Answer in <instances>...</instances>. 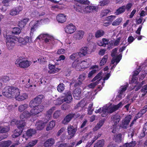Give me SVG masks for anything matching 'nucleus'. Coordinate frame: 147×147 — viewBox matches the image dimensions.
<instances>
[{"label":"nucleus","instance_id":"f257e3e1","mask_svg":"<svg viewBox=\"0 0 147 147\" xmlns=\"http://www.w3.org/2000/svg\"><path fill=\"white\" fill-rule=\"evenodd\" d=\"M91 63V60L90 59L87 58L82 61L80 59H78L73 62L72 64V67L77 71H82L83 69L88 67L90 65Z\"/></svg>","mask_w":147,"mask_h":147},{"label":"nucleus","instance_id":"f03ea898","mask_svg":"<svg viewBox=\"0 0 147 147\" xmlns=\"http://www.w3.org/2000/svg\"><path fill=\"white\" fill-rule=\"evenodd\" d=\"M124 103L121 102L117 105H113L107 107V106H104L101 111V108L96 110L95 112L96 113H100L101 114V115L102 117H105L108 113H111L114 111L117 110L119 108L121 107Z\"/></svg>","mask_w":147,"mask_h":147},{"label":"nucleus","instance_id":"7ed1b4c3","mask_svg":"<svg viewBox=\"0 0 147 147\" xmlns=\"http://www.w3.org/2000/svg\"><path fill=\"white\" fill-rule=\"evenodd\" d=\"M19 90L18 88L13 87L7 86L3 90L2 94L7 97H15L17 93H18Z\"/></svg>","mask_w":147,"mask_h":147},{"label":"nucleus","instance_id":"20e7f679","mask_svg":"<svg viewBox=\"0 0 147 147\" xmlns=\"http://www.w3.org/2000/svg\"><path fill=\"white\" fill-rule=\"evenodd\" d=\"M72 99L71 92L69 91L65 92L63 96L57 100V105H60L64 102L67 103H69L71 102Z\"/></svg>","mask_w":147,"mask_h":147},{"label":"nucleus","instance_id":"39448f33","mask_svg":"<svg viewBox=\"0 0 147 147\" xmlns=\"http://www.w3.org/2000/svg\"><path fill=\"white\" fill-rule=\"evenodd\" d=\"M16 40L15 37L9 35L7 38L6 46L9 50L12 49L15 45L14 40Z\"/></svg>","mask_w":147,"mask_h":147},{"label":"nucleus","instance_id":"423d86ee","mask_svg":"<svg viewBox=\"0 0 147 147\" xmlns=\"http://www.w3.org/2000/svg\"><path fill=\"white\" fill-rule=\"evenodd\" d=\"M16 64H19V66L22 68H25L29 67L31 64V62L27 60H23L20 58L17 59Z\"/></svg>","mask_w":147,"mask_h":147},{"label":"nucleus","instance_id":"0eeeda50","mask_svg":"<svg viewBox=\"0 0 147 147\" xmlns=\"http://www.w3.org/2000/svg\"><path fill=\"white\" fill-rule=\"evenodd\" d=\"M102 73H99L92 79V81H94L97 80L96 82H93L88 85V87L90 88H94L97 84H98V82L102 79Z\"/></svg>","mask_w":147,"mask_h":147},{"label":"nucleus","instance_id":"6e6552de","mask_svg":"<svg viewBox=\"0 0 147 147\" xmlns=\"http://www.w3.org/2000/svg\"><path fill=\"white\" fill-rule=\"evenodd\" d=\"M37 39H42L43 40H44L45 42L46 43L54 40L53 36L47 34H41L37 38Z\"/></svg>","mask_w":147,"mask_h":147},{"label":"nucleus","instance_id":"1a4fd4ad","mask_svg":"<svg viewBox=\"0 0 147 147\" xmlns=\"http://www.w3.org/2000/svg\"><path fill=\"white\" fill-rule=\"evenodd\" d=\"M44 107L42 105L34 107L30 111L32 115H35L42 111Z\"/></svg>","mask_w":147,"mask_h":147},{"label":"nucleus","instance_id":"9d476101","mask_svg":"<svg viewBox=\"0 0 147 147\" xmlns=\"http://www.w3.org/2000/svg\"><path fill=\"white\" fill-rule=\"evenodd\" d=\"M64 29L65 32L66 33L71 34L76 30V28L73 24H70L66 26Z\"/></svg>","mask_w":147,"mask_h":147},{"label":"nucleus","instance_id":"9b49d317","mask_svg":"<svg viewBox=\"0 0 147 147\" xmlns=\"http://www.w3.org/2000/svg\"><path fill=\"white\" fill-rule=\"evenodd\" d=\"M16 40H18V41L20 45L22 46V45H26L27 43H29L31 41V39L29 37L26 36L24 39L22 38H19L15 37Z\"/></svg>","mask_w":147,"mask_h":147},{"label":"nucleus","instance_id":"f8f14e48","mask_svg":"<svg viewBox=\"0 0 147 147\" xmlns=\"http://www.w3.org/2000/svg\"><path fill=\"white\" fill-rule=\"evenodd\" d=\"M68 134V138H72L74 136L76 131L77 129L74 128L73 126L69 125L67 127Z\"/></svg>","mask_w":147,"mask_h":147},{"label":"nucleus","instance_id":"ddd939ff","mask_svg":"<svg viewBox=\"0 0 147 147\" xmlns=\"http://www.w3.org/2000/svg\"><path fill=\"white\" fill-rule=\"evenodd\" d=\"M48 122V120H46L45 121L39 120L37 122L35 125L36 129L38 130L42 129L46 125V123Z\"/></svg>","mask_w":147,"mask_h":147},{"label":"nucleus","instance_id":"4468645a","mask_svg":"<svg viewBox=\"0 0 147 147\" xmlns=\"http://www.w3.org/2000/svg\"><path fill=\"white\" fill-rule=\"evenodd\" d=\"M28 95L26 93L23 94L21 95L20 94V91L18 90V93H17L15 97L16 100L18 101H22L28 98Z\"/></svg>","mask_w":147,"mask_h":147},{"label":"nucleus","instance_id":"2eb2a0df","mask_svg":"<svg viewBox=\"0 0 147 147\" xmlns=\"http://www.w3.org/2000/svg\"><path fill=\"white\" fill-rule=\"evenodd\" d=\"M95 9L96 7L94 6H87L84 9L83 7H82L80 9H77L76 11H82V10H83L85 12L88 13L91 12L93 10Z\"/></svg>","mask_w":147,"mask_h":147},{"label":"nucleus","instance_id":"dca6fc26","mask_svg":"<svg viewBox=\"0 0 147 147\" xmlns=\"http://www.w3.org/2000/svg\"><path fill=\"white\" fill-rule=\"evenodd\" d=\"M84 34V32L83 31L79 30L77 31L74 34V37L76 40H80L83 38Z\"/></svg>","mask_w":147,"mask_h":147},{"label":"nucleus","instance_id":"f3484780","mask_svg":"<svg viewBox=\"0 0 147 147\" xmlns=\"http://www.w3.org/2000/svg\"><path fill=\"white\" fill-rule=\"evenodd\" d=\"M66 16L62 13L58 14L56 17V19L57 21L61 23H63L66 20Z\"/></svg>","mask_w":147,"mask_h":147},{"label":"nucleus","instance_id":"a211bd4d","mask_svg":"<svg viewBox=\"0 0 147 147\" xmlns=\"http://www.w3.org/2000/svg\"><path fill=\"white\" fill-rule=\"evenodd\" d=\"M131 116L130 115H128L126 116L125 118L120 126L122 128H125L129 124L131 119Z\"/></svg>","mask_w":147,"mask_h":147},{"label":"nucleus","instance_id":"6ab92c4d","mask_svg":"<svg viewBox=\"0 0 147 147\" xmlns=\"http://www.w3.org/2000/svg\"><path fill=\"white\" fill-rule=\"evenodd\" d=\"M75 3L77 6H78V8H76L80 9L81 8V5H80L79 4H86L88 5L90 4V2L88 0H79V1H75Z\"/></svg>","mask_w":147,"mask_h":147},{"label":"nucleus","instance_id":"aec40b11","mask_svg":"<svg viewBox=\"0 0 147 147\" xmlns=\"http://www.w3.org/2000/svg\"><path fill=\"white\" fill-rule=\"evenodd\" d=\"M81 89L79 88L76 89L73 93L74 98L76 99H79L81 96Z\"/></svg>","mask_w":147,"mask_h":147},{"label":"nucleus","instance_id":"412c9836","mask_svg":"<svg viewBox=\"0 0 147 147\" xmlns=\"http://www.w3.org/2000/svg\"><path fill=\"white\" fill-rule=\"evenodd\" d=\"M32 115L30 112L29 113L28 111H26L20 115V119L25 120L27 118L30 117Z\"/></svg>","mask_w":147,"mask_h":147},{"label":"nucleus","instance_id":"4be33fe9","mask_svg":"<svg viewBox=\"0 0 147 147\" xmlns=\"http://www.w3.org/2000/svg\"><path fill=\"white\" fill-rule=\"evenodd\" d=\"M74 116V115L73 114H69L65 117L62 121L63 123L65 124H67L71 121V119Z\"/></svg>","mask_w":147,"mask_h":147},{"label":"nucleus","instance_id":"5701e85b","mask_svg":"<svg viewBox=\"0 0 147 147\" xmlns=\"http://www.w3.org/2000/svg\"><path fill=\"white\" fill-rule=\"evenodd\" d=\"M25 121V120L22 119H21L20 121H18L17 126L19 129L23 130L26 124Z\"/></svg>","mask_w":147,"mask_h":147},{"label":"nucleus","instance_id":"b1692460","mask_svg":"<svg viewBox=\"0 0 147 147\" xmlns=\"http://www.w3.org/2000/svg\"><path fill=\"white\" fill-rule=\"evenodd\" d=\"M55 143V140L52 138L47 140L44 143V146L46 147H49L52 146Z\"/></svg>","mask_w":147,"mask_h":147},{"label":"nucleus","instance_id":"393cba45","mask_svg":"<svg viewBox=\"0 0 147 147\" xmlns=\"http://www.w3.org/2000/svg\"><path fill=\"white\" fill-rule=\"evenodd\" d=\"M55 109V107H53L47 112L45 114V118L47 119L46 120L48 121L51 118V114Z\"/></svg>","mask_w":147,"mask_h":147},{"label":"nucleus","instance_id":"a878e982","mask_svg":"<svg viewBox=\"0 0 147 147\" xmlns=\"http://www.w3.org/2000/svg\"><path fill=\"white\" fill-rule=\"evenodd\" d=\"M89 49L86 47H83L81 48L80 52L79 53V55L80 54L84 56H85L89 53Z\"/></svg>","mask_w":147,"mask_h":147},{"label":"nucleus","instance_id":"bb28decb","mask_svg":"<svg viewBox=\"0 0 147 147\" xmlns=\"http://www.w3.org/2000/svg\"><path fill=\"white\" fill-rule=\"evenodd\" d=\"M102 41L104 45V46L105 47L106 45H108V49H111L113 47V44L109 42L108 40L106 38H103Z\"/></svg>","mask_w":147,"mask_h":147},{"label":"nucleus","instance_id":"cd10ccee","mask_svg":"<svg viewBox=\"0 0 147 147\" xmlns=\"http://www.w3.org/2000/svg\"><path fill=\"white\" fill-rule=\"evenodd\" d=\"M28 19L25 18L19 22L18 25L20 28H22L24 27L27 22L28 21Z\"/></svg>","mask_w":147,"mask_h":147},{"label":"nucleus","instance_id":"c85d7f7f","mask_svg":"<svg viewBox=\"0 0 147 147\" xmlns=\"http://www.w3.org/2000/svg\"><path fill=\"white\" fill-rule=\"evenodd\" d=\"M9 130V127L7 126H0V133H5L8 132Z\"/></svg>","mask_w":147,"mask_h":147},{"label":"nucleus","instance_id":"c756f323","mask_svg":"<svg viewBox=\"0 0 147 147\" xmlns=\"http://www.w3.org/2000/svg\"><path fill=\"white\" fill-rule=\"evenodd\" d=\"M125 6H123L120 7L117 9L115 12V14L117 15H119L125 11Z\"/></svg>","mask_w":147,"mask_h":147},{"label":"nucleus","instance_id":"7c9ffc66","mask_svg":"<svg viewBox=\"0 0 147 147\" xmlns=\"http://www.w3.org/2000/svg\"><path fill=\"white\" fill-rule=\"evenodd\" d=\"M36 133V131L35 129H30L27 131L26 134L28 136L30 137L34 135Z\"/></svg>","mask_w":147,"mask_h":147},{"label":"nucleus","instance_id":"2f4dec72","mask_svg":"<svg viewBox=\"0 0 147 147\" xmlns=\"http://www.w3.org/2000/svg\"><path fill=\"white\" fill-rule=\"evenodd\" d=\"M44 98V96L43 95H40L34 98L38 105H39L42 102V99Z\"/></svg>","mask_w":147,"mask_h":147},{"label":"nucleus","instance_id":"473e14b6","mask_svg":"<svg viewBox=\"0 0 147 147\" xmlns=\"http://www.w3.org/2000/svg\"><path fill=\"white\" fill-rule=\"evenodd\" d=\"M121 59V55L120 54L117 57H114L112 60L111 65L113 64L115 62H116V63L115 65L118 63L120 60Z\"/></svg>","mask_w":147,"mask_h":147},{"label":"nucleus","instance_id":"72a5a7b5","mask_svg":"<svg viewBox=\"0 0 147 147\" xmlns=\"http://www.w3.org/2000/svg\"><path fill=\"white\" fill-rule=\"evenodd\" d=\"M139 73V72L138 71H134V74L133 75L131 81L132 83H136L137 82V80H138V78L136 77V76Z\"/></svg>","mask_w":147,"mask_h":147},{"label":"nucleus","instance_id":"f704fd0d","mask_svg":"<svg viewBox=\"0 0 147 147\" xmlns=\"http://www.w3.org/2000/svg\"><path fill=\"white\" fill-rule=\"evenodd\" d=\"M123 19L121 18H118L114 21L112 24L113 26L119 25L122 21Z\"/></svg>","mask_w":147,"mask_h":147},{"label":"nucleus","instance_id":"c9c22d12","mask_svg":"<svg viewBox=\"0 0 147 147\" xmlns=\"http://www.w3.org/2000/svg\"><path fill=\"white\" fill-rule=\"evenodd\" d=\"M28 107V105L26 104H25L23 105H20L18 107V111L20 112H22L24 110L27 109Z\"/></svg>","mask_w":147,"mask_h":147},{"label":"nucleus","instance_id":"e433bc0d","mask_svg":"<svg viewBox=\"0 0 147 147\" xmlns=\"http://www.w3.org/2000/svg\"><path fill=\"white\" fill-rule=\"evenodd\" d=\"M112 119L113 121L114 125H115L119 122L120 120V116L118 115H116L113 116Z\"/></svg>","mask_w":147,"mask_h":147},{"label":"nucleus","instance_id":"4c0bfd02","mask_svg":"<svg viewBox=\"0 0 147 147\" xmlns=\"http://www.w3.org/2000/svg\"><path fill=\"white\" fill-rule=\"evenodd\" d=\"M22 130L19 131L18 130H15L13 134L12 135L13 138H16L21 134L22 132Z\"/></svg>","mask_w":147,"mask_h":147},{"label":"nucleus","instance_id":"58836bf2","mask_svg":"<svg viewBox=\"0 0 147 147\" xmlns=\"http://www.w3.org/2000/svg\"><path fill=\"white\" fill-rule=\"evenodd\" d=\"M104 34V32L102 30L97 31L95 33V36L96 38H98L103 36Z\"/></svg>","mask_w":147,"mask_h":147},{"label":"nucleus","instance_id":"ea45409f","mask_svg":"<svg viewBox=\"0 0 147 147\" xmlns=\"http://www.w3.org/2000/svg\"><path fill=\"white\" fill-rule=\"evenodd\" d=\"M79 55V53H74L71 55L69 57V58L72 60H78V56Z\"/></svg>","mask_w":147,"mask_h":147},{"label":"nucleus","instance_id":"a19ab883","mask_svg":"<svg viewBox=\"0 0 147 147\" xmlns=\"http://www.w3.org/2000/svg\"><path fill=\"white\" fill-rule=\"evenodd\" d=\"M104 145V141L103 140L98 141L96 143L94 147H102Z\"/></svg>","mask_w":147,"mask_h":147},{"label":"nucleus","instance_id":"79ce46f5","mask_svg":"<svg viewBox=\"0 0 147 147\" xmlns=\"http://www.w3.org/2000/svg\"><path fill=\"white\" fill-rule=\"evenodd\" d=\"M108 59V56L107 55H105L100 62V65L101 66L104 65L106 63Z\"/></svg>","mask_w":147,"mask_h":147},{"label":"nucleus","instance_id":"37998d69","mask_svg":"<svg viewBox=\"0 0 147 147\" xmlns=\"http://www.w3.org/2000/svg\"><path fill=\"white\" fill-rule=\"evenodd\" d=\"M113 140L115 142L118 143L120 142L121 140V134H118L114 136Z\"/></svg>","mask_w":147,"mask_h":147},{"label":"nucleus","instance_id":"c03bdc74","mask_svg":"<svg viewBox=\"0 0 147 147\" xmlns=\"http://www.w3.org/2000/svg\"><path fill=\"white\" fill-rule=\"evenodd\" d=\"M49 73L50 74H53L55 72V66L53 65L49 64Z\"/></svg>","mask_w":147,"mask_h":147},{"label":"nucleus","instance_id":"a18cd8bd","mask_svg":"<svg viewBox=\"0 0 147 147\" xmlns=\"http://www.w3.org/2000/svg\"><path fill=\"white\" fill-rule=\"evenodd\" d=\"M103 123V121H100L99 122L97 123V125L93 128V131H95L99 129L102 126Z\"/></svg>","mask_w":147,"mask_h":147},{"label":"nucleus","instance_id":"49530a36","mask_svg":"<svg viewBox=\"0 0 147 147\" xmlns=\"http://www.w3.org/2000/svg\"><path fill=\"white\" fill-rule=\"evenodd\" d=\"M55 125V122L54 121H52L50 122L49 126L46 128L47 131H49L52 129Z\"/></svg>","mask_w":147,"mask_h":147},{"label":"nucleus","instance_id":"de8ad7c7","mask_svg":"<svg viewBox=\"0 0 147 147\" xmlns=\"http://www.w3.org/2000/svg\"><path fill=\"white\" fill-rule=\"evenodd\" d=\"M143 133L140 135V137H142L145 136L147 134V122L145 124L143 129Z\"/></svg>","mask_w":147,"mask_h":147},{"label":"nucleus","instance_id":"09e8293b","mask_svg":"<svg viewBox=\"0 0 147 147\" xmlns=\"http://www.w3.org/2000/svg\"><path fill=\"white\" fill-rule=\"evenodd\" d=\"M12 32V33L14 34H18L20 33L21 30L18 27H15L13 28Z\"/></svg>","mask_w":147,"mask_h":147},{"label":"nucleus","instance_id":"8fccbe9b","mask_svg":"<svg viewBox=\"0 0 147 147\" xmlns=\"http://www.w3.org/2000/svg\"><path fill=\"white\" fill-rule=\"evenodd\" d=\"M39 105H38V106ZM38 105L36 102V101L35 100L34 98L32 99L31 101H30L29 103V106L30 107H35L36 106H37Z\"/></svg>","mask_w":147,"mask_h":147},{"label":"nucleus","instance_id":"3c124183","mask_svg":"<svg viewBox=\"0 0 147 147\" xmlns=\"http://www.w3.org/2000/svg\"><path fill=\"white\" fill-rule=\"evenodd\" d=\"M10 14L12 16H14L19 14V11L16 9H13L11 10L10 11Z\"/></svg>","mask_w":147,"mask_h":147},{"label":"nucleus","instance_id":"603ef678","mask_svg":"<svg viewBox=\"0 0 147 147\" xmlns=\"http://www.w3.org/2000/svg\"><path fill=\"white\" fill-rule=\"evenodd\" d=\"M116 18V16H111L106 18V20L110 22L111 23L112 21Z\"/></svg>","mask_w":147,"mask_h":147},{"label":"nucleus","instance_id":"864d4df0","mask_svg":"<svg viewBox=\"0 0 147 147\" xmlns=\"http://www.w3.org/2000/svg\"><path fill=\"white\" fill-rule=\"evenodd\" d=\"M64 89V84H59L57 87V90L60 92H62Z\"/></svg>","mask_w":147,"mask_h":147},{"label":"nucleus","instance_id":"5fc2aeb1","mask_svg":"<svg viewBox=\"0 0 147 147\" xmlns=\"http://www.w3.org/2000/svg\"><path fill=\"white\" fill-rule=\"evenodd\" d=\"M37 142V140L32 141L30 142L27 146L24 147H32L36 144Z\"/></svg>","mask_w":147,"mask_h":147},{"label":"nucleus","instance_id":"6e6d98bb","mask_svg":"<svg viewBox=\"0 0 147 147\" xmlns=\"http://www.w3.org/2000/svg\"><path fill=\"white\" fill-rule=\"evenodd\" d=\"M38 61L40 64H43L47 61L46 57H41L38 59Z\"/></svg>","mask_w":147,"mask_h":147},{"label":"nucleus","instance_id":"4d7b16f0","mask_svg":"<svg viewBox=\"0 0 147 147\" xmlns=\"http://www.w3.org/2000/svg\"><path fill=\"white\" fill-rule=\"evenodd\" d=\"M121 91L120 93L118 96V97H120L121 95L122 94V93L125 91L126 89L127 86H121Z\"/></svg>","mask_w":147,"mask_h":147},{"label":"nucleus","instance_id":"13d9d810","mask_svg":"<svg viewBox=\"0 0 147 147\" xmlns=\"http://www.w3.org/2000/svg\"><path fill=\"white\" fill-rule=\"evenodd\" d=\"M86 78V75L85 74H83L80 75L79 77V81L82 82Z\"/></svg>","mask_w":147,"mask_h":147},{"label":"nucleus","instance_id":"bf43d9fd","mask_svg":"<svg viewBox=\"0 0 147 147\" xmlns=\"http://www.w3.org/2000/svg\"><path fill=\"white\" fill-rule=\"evenodd\" d=\"M3 142L5 147H8L12 144V142L10 140L3 141Z\"/></svg>","mask_w":147,"mask_h":147},{"label":"nucleus","instance_id":"052dcab7","mask_svg":"<svg viewBox=\"0 0 147 147\" xmlns=\"http://www.w3.org/2000/svg\"><path fill=\"white\" fill-rule=\"evenodd\" d=\"M117 49H115L113 50L111 54V55L112 57H117Z\"/></svg>","mask_w":147,"mask_h":147},{"label":"nucleus","instance_id":"680f3d73","mask_svg":"<svg viewBox=\"0 0 147 147\" xmlns=\"http://www.w3.org/2000/svg\"><path fill=\"white\" fill-rule=\"evenodd\" d=\"M98 70V69L96 70L95 69H94L90 71L88 74V77L89 78L91 77L92 75L94 74L95 73H96V71Z\"/></svg>","mask_w":147,"mask_h":147},{"label":"nucleus","instance_id":"e2e57ef3","mask_svg":"<svg viewBox=\"0 0 147 147\" xmlns=\"http://www.w3.org/2000/svg\"><path fill=\"white\" fill-rule=\"evenodd\" d=\"M92 104H90L89 106L88 109V114L89 115H91L92 113V111H93V110L92 109Z\"/></svg>","mask_w":147,"mask_h":147},{"label":"nucleus","instance_id":"0e129e2a","mask_svg":"<svg viewBox=\"0 0 147 147\" xmlns=\"http://www.w3.org/2000/svg\"><path fill=\"white\" fill-rule=\"evenodd\" d=\"M1 79V81L3 82H6L9 80V77L5 76L3 77Z\"/></svg>","mask_w":147,"mask_h":147},{"label":"nucleus","instance_id":"69168bd1","mask_svg":"<svg viewBox=\"0 0 147 147\" xmlns=\"http://www.w3.org/2000/svg\"><path fill=\"white\" fill-rule=\"evenodd\" d=\"M127 147H134L135 145V142H132L129 143H126Z\"/></svg>","mask_w":147,"mask_h":147},{"label":"nucleus","instance_id":"338daca9","mask_svg":"<svg viewBox=\"0 0 147 147\" xmlns=\"http://www.w3.org/2000/svg\"><path fill=\"white\" fill-rule=\"evenodd\" d=\"M106 50L105 49H101L100 50L98 53V54L101 56H102L105 54Z\"/></svg>","mask_w":147,"mask_h":147},{"label":"nucleus","instance_id":"774afa93","mask_svg":"<svg viewBox=\"0 0 147 147\" xmlns=\"http://www.w3.org/2000/svg\"><path fill=\"white\" fill-rule=\"evenodd\" d=\"M147 111V105L144 106L143 108L142 109L140 112L143 115Z\"/></svg>","mask_w":147,"mask_h":147}]
</instances>
